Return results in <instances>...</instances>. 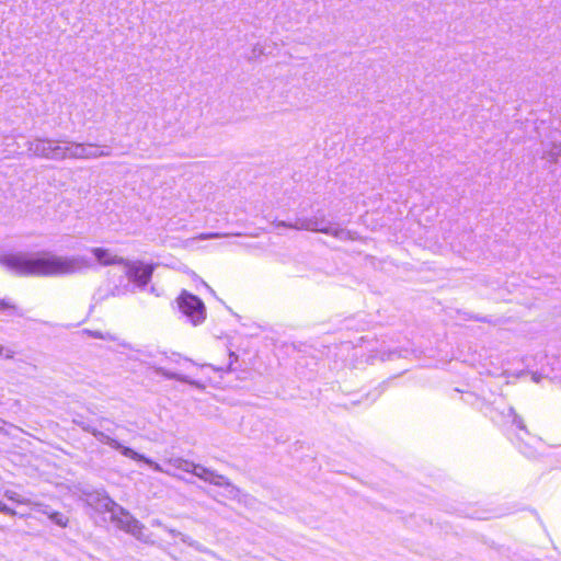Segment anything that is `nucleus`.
Returning <instances> with one entry per match:
<instances>
[{
    "mask_svg": "<svg viewBox=\"0 0 561 561\" xmlns=\"http://www.w3.org/2000/svg\"><path fill=\"white\" fill-rule=\"evenodd\" d=\"M0 264L19 276L55 277L81 273L91 267L82 255L64 256L43 252L37 256L19 252L0 257Z\"/></svg>",
    "mask_w": 561,
    "mask_h": 561,
    "instance_id": "nucleus-1",
    "label": "nucleus"
},
{
    "mask_svg": "<svg viewBox=\"0 0 561 561\" xmlns=\"http://www.w3.org/2000/svg\"><path fill=\"white\" fill-rule=\"evenodd\" d=\"M85 502L98 511L108 512L111 514L112 522H114L122 530L133 535L139 540H145V526L124 507L113 501L106 492L94 491L85 493Z\"/></svg>",
    "mask_w": 561,
    "mask_h": 561,
    "instance_id": "nucleus-2",
    "label": "nucleus"
},
{
    "mask_svg": "<svg viewBox=\"0 0 561 561\" xmlns=\"http://www.w3.org/2000/svg\"><path fill=\"white\" fill-rule=\"evenodd\" d=\"M273 225L276 228H290L296 230H307L312 232H321L332 236L339 240L346 241L353 239L352 232L343 228H333L325 219L323 214L314 215L312 217H297L294 222L283 220H275Z\"/></svg>",
    "mask_w": 561,
    "mask_h": 561,
    "instance_id": "nucleus-3",
    "label": "nucleus"
},
{
    "mask_svg": "<svg viewBox=\"0 0 561 561\" xmlns=\"http://www.w3.org/2000/svg\"><path fill=\"white\" fill-rule=\"evenodd\" d=\"M168 463L174 469L193 473L195 477L209 484L226 488L232 495H237L240 492V490L233 485L227 477L219 474L215 470L206 468L203 465L194 463L183 458L169 459Z\"/></svg>",
    "mask_w": 561,
    "mask_h": 561,
    "instance_id": "nucleus-4",
    "label": "nucleus"
},
{
    "mask_svg": "<svg viewBox=\"0 0 561 561\" xmlns=\"http://www.w3.org/2000/svg\"><path fill=\"white\" fill-rule=\"evenodd\" d=\"M179 309L193 325L203 323L206 319V307L195 295L182 291L178 298Z\"/></svg>",
    "mask_w": 561,
    "mask_h": 561,
    "instance_id": "nucleus-5",
    "label": "nucleus"
},
{
    "mask_svg": "<svg viewBox=\"0 0 561 561\" xmlns=\"http://www.w3.org/2000/svg\"><path fill=\"white\" fill-rule=\"evenodd\" d=\"M124 274L129 282L134 283L138 288L144 289L150 282L153 273L152 265H145L140 261L131 262L126 260L123 264Z\"/></svg>",
    "mask_w": 561,
    "mask_h": 561,
    "instance_id": "nucleus-6",
    "label": "nucleus"
},
{
    "mask_svg": "<svg viewBox=\"0 0 561 561\" xmlns=\"http://www.w3.org/2000/svg\"><path fill=\"white\" fill-rule=\"evenodd\" d=\"M26 145L34 157L58 161L59 139L35 138Z\"/></svg>",
    "mask_w": 561,
    "mask_h": 561,
    "instance_id": "nucleus-7",
    "label": "nucleus"
},
{
    "mask_svg": "<svg viewBox=\"0 0 561 561\" xmlns=\"http://www.w3.org/2000/svg\"><path fill=\"white\" fill-rule=\"evenodd\" d=\"M73 423L77 424L79 427H81L84 432L93 435L98 442L105 444L115 450H117L119 447H122V444L117 439L113 438L111 435H108L102 431H99L98 428L93 427L89 423H87L82 420H73Z\"/></svg>",
    "mask_w": 561,
    "mask_h": 561,
    "instance_id": "nucleus-8",
    "label": "nucleus"
},
{
    "mask_svg": "<svg viewBox=\"0 0 561 561\" xmlns=\"http://www.w3.org/2000/svg\"><path fill=\"white\" fill-rule=\"evenodd\" d=\"M123 456L137 460V461H144L145 463L149 465L154 471L158 472H164L172 477H178L176 474L170 472L169 470H164L159 463L154 462L153 460L147 458L146 456L135 451L134 449L123 446L117 449Z\"/></svg>",
    "mask_w": 561,
    "mask_h": 561,
    "instance_id": "nucleus-9",
    "label": "nucleus"
},
{
    "mask_svg": "<svg viewBox=\"0 0 561 561\" xmlns=\"http://www.w3.org/2000/svg\"><path fill=\"white\" fill-rule=\"evenodd\" d=\"M91 252L95 256L96 261L104 266L107 265H122L126 263V259L117 256L112 253L108 249L93 248Z\"/></svg>",
    "mask_w": 561,
    "mask_h": 561,
    "instance_id": "nucleus-10",
    "label": "nucleus"
},
{
    "mask_svg": "<svg viewBox=\"0 0 561 561\" xmlns=\"http://www.w3.org/2000/svg\"><path fill=\"white\" fill-rule=\"evenodd\" d=\"M153 370L156 374L167 378V379H174V380H178V381H181V382H185V383H188L191 386H194L196 387L197 389H204L205 386L197 381V380H194V379H191L188 376L186 375H182V374H179L176 371H172V370H169L164 367H161V366H154L153 367Z\"/></svg>",
    "mask_w": 561,
    "mask_h": 561,
    "instance_id": "nucleus-11",
    "label": "nucleus"
},
{
    "mask_svg": "<svg viewBox=\"0 0 561 561\" xmlns=\"http://www.w3.org/2000/svg\"><path fill=\"white\" fill-rule=\"evenodd\" d=\"M85 160H94L99 158L112 156V148L107 145L85 142Z\"/></svg>",
    "mask_w": 561,
    "mask_h": 561,
    "instance_id": "nucleus-12",
    "label": "nucleus"
},
{
    "mask_svg": "<svg viewBox=\"0 0 561 561\" xmlns=\"http://www.w3.org/2000/svg\"><path fill=\"white\" fill-rule=\"evenodd\" d=\"M561 158V141H551L545 146L542 159L550 163H557Z\"/></svg>",
    "mask_w": 561,
    "mask_h": 561,
    "instance_id": "nucleus-13",
    "label": "nucleus"
},
{
    "mask_svg": "<svg viewBox=\"0 0 561 561\" xmlns=\"http://www.w3.org/2000/svg\"><path fill=\"white\" fill-rule=\"evenodd\" d=\"M76 141L70 139H59V151L58 161L73 159L75 160V148Z\"/></svg>",
    "mask_w": 561,
    "mask_h": 561,
    "instance_id": "nucleus-14",
    "label": "nucleus"
},
{
    "mask_svg": "<svg viewBox=\"0 0 561 561\" xmlns=\"http://www.w3.org/2000/svg\"><path fill=\"white\" fill-rule=\"evenodd\" d=\"M502 414L508 422L516 425V427L523 433V435L529 436V433L526 428L523 419L515 412L514 408L508 407L505 411H503Z\"/></svg>",
    "mask_w": 561,
    "mask_h": 561,
    "instance_id": "nucleus-15",
    "label": "nucleus"
},
{
    "mask_svg": "<svg viewBox=\"0 0 561 561\" xmlns=\"http://www.w3.org/2000/svg\"><path fill=\"white\" fill-rule=\"evenodd\" d=\"M181 540L184 543H186L190 547H192L195 550H197L198 552H202V553H205V554H208L210 557L219 559V557L216 554V552H214L213 550L208 549L207 547H205L204 545L199 543L198 541L193 540L191 537H188L186 535H181Z\"/></svg>",
    "mask_w": 561,
    "mask_h": 561,
    "instance_id": "nucleus-16",
    "label": "nucleus"
},
{
    "mask_svg": "<svg viewBox=\"0 0 561 561\" xmlns=\"http://www.w3.org/2000/svg\"><path fill=\"white\" fill-rule=\"evenodd\" d=\"M3 495L9 501H12V502L18 503V504H23V505H31L32 504L31 500L20 495L18 492H15L13 490H5Z\"/></svg>",
    "mask_w": 561,
    "mask_h": 561,
    "instance_id": "nucleus-17",
    "label": "nucleus"
},
{
    "mask_svg": "<svg viewBox=\"0 0 561 561\" xmlns=\"http://www.w3.org/2000/svg\"><path fill=\"white\" fill-rule=\"evenodd\" d=\"M168 362L175 364L178 366H184V365H195L193 360L190 358L183 357L182 355L178 353H173L171 356L167 357Z\"/></svg>",
    "mask_w": 561,
    "mask_h": 561,
    "instance_id": "nucleus-18",
    "label": "nucleus"
},
{
    "mask_svg": "<svg viewBox=\"0 0 561 561\" xmlns=\"http://www.w3.org/2000/svg\"><path fill=\"white\" fill-rule=\"evenodd\" d=\"M49 519H50L54 524H56V525H58V526H60V527H66V526L68 525V522H69V520H68V517H67V516H65L62 513H59V512H54V513H51V515H50Z\"/></svg>",
    "mask_w": 561,
    "mask_h": 561,
    "instance_id": "nucleus-19",
    "label": "nucleus"
},
{
    "mask_svg": "<svg viewBox=\"0 0 561 561\" xmlns=\"http://www.w3.org/2000/svg\"><path fill=\"white\" fill-rule=\"evenodd\" d=\"M75 149V160H85V142H77Z\"/></svg>",
    "mask_w": 561,
    "mask_h": 561,
    "instance_id": "nucleus-20",
    "label": "nucleus"
},
{
    "mask_svg": "<svg viewBox=\"0 0 561 561\" xmlns=\"http://www.w3.org/2000/svg\"><path fill=\"white\" fill-rule=\"evenodd\" d=\"M31 506H33L35 510H37L38 512L45 514L48 516V518L50 517L51 513H54L55 511H53L48 505L46 504H43V503H39V502H32Z\"/></svg>",
    "mask_w": 561,
    "mask_h": 561,
    "instance_id": "nucleus-21",
    "label": "nucleus"
},
{
    "mask_svg": "<svg viewBox=\"0 0 561 561\" xmlns=\"http://www.w3.org/2000/svg\"><path fill=\"white\" fill-rule=\"evenodd\" d=\"M228 233H218V232H210V233H201L197 239L198 240H207V239H215V238H221V237H228ZM232 236H241V233H233Z\"/></svg>",
    "mask_w": 561,
    "mask_h": 561,
    "instance_id": "nucleus-22",
    "label": "nucleus"
},
{
    "mask_svg": "<svg viewBox=\"0 0 561 561\" xmlns=\"http://www.w3.org/2000/svg\"><path fill=\"white\" fill-rule=\"evenodd\" d=\"M0 513L10 515V516H14L16 514V512L14 510H12L8 505H5L1 500H0Z\"/></svg>",
    "mask_w": 561,
    "mask_h": 561,
    "instance_id": "nucleus-23",
    "label": "nucleus"
},
{
    "mask_svg": "<svg viewBox=\"0 0 561 561\" xmlns=\"http://www.w3.org/2000/svg\"><path fill=\"white\" fill-rule=\"evenodd\" d=\"M89 334L95 339L106 340L110 339V334H103L101 331H89Z\"/></svg>",
    "mask_w": 561,
    "mask_h": 561,
    "instance_id": "nucleus-24",
    "label": "nucleus"
},
{
    "mask_svg": "<svg viewBox=\"0 0 561 561\" xmlns=\"http://www.w3.org/2000/svg\"><path fill=\"white\" fill-rule=\"evenodd\" d=\"M0 309H2V310L15 309V307L10 301L2 299V300H0Z\"/></svg>",
    "mask_w": 561,
    "mask_h": 561,
    "instance_id": "nucleus-25",
    "label": "nucleus"
},
{
    "mask_svg": "<svg viewBox=\"0 0 561 561\" xmlns=\"http://www.w3.org/2000/svg\"><path fill=\"white\" fill-rule=\"evenodd\" d=\"M164 530L168 531L171 536L173 537H179L181 539V535H183L182 533L175 530V529H172V528H169L167 526H163Z\"/></svg>",
    "mask_w": 561,
    "mask_h": 561,
    "instance_id": "nucleus-26",
    "label": "nucleus"
},
{
    "mask_svg": "<svg viewBox=\"0 0 561 561\" xmlns=\"http://www.w3.org/2000/svg\"><path fill=\"white\" fill-rule=\"evenodd\" d=\"M125 293L124 289L119 288L118 286H115L114 289L112 290L111 295L112 296H119V295H123Z\"/></svg>",
    "mask_w": 561,
    "mask_h": 561,
    "instance_id": "nucleus-27",
    "label": "nucleus"
},
{
    "mask_svg": "<svg viewBox=\"0 0 561 561\" xmlns=\"http://www.w3.org/2000/svg\"><path fill=\"white\" fill-rule=\"evenodd\" d=\"M13 354H14V353H13L12 351H10V350H5V348H4V352H3V355H2V356H4L5 358H12V357H13Z\"/></svg>",
    "mask_w": 561,
    "mask_h": 561,
    "instance_id": "nucleus-28",
    "label": "nucleus"
},
{
    "mask_svg": "<svg viewBox=\"0 0 561 561\" xmlns=\"http://www.w3.org/2000/svg\"><path fill=\"white\" fill-rule=\"evenodd\" d=\"M473 319L477 320V321H486L485 318L473 317Z\"/></svg>",
    "mask_w": 561,
    "mask_h": 561,
    "instance_id": "nucleus-29",
    "label": "nucleus"
},
{
    "mask_svg": "<svg viewBox=\"0 0 561 561\" xmlns=\"http://www.w3.org/2000/svg\"><path fill=\"white\" fill-rule=\"evenodd\" d=\"M524 454H526L527 456H533V451L531 450H523Z\"/></svg>",
    "mask_w": 561,
    "mask_h": 561,
    "instance_id": "nucleus-30",
    "label": "nucleus"
},
{
    "mask_svg": "<svg viewBox=\"0 0 561 561\" xmlns=\"http://www.w3.org/2000/svg\"><path fill=\"white\" fill-rule=\"evenodd\" d=\"M153 525H156V526H163L160 520H153Z\"/></svg>",
    "mask_w": 561,
    "mask_h": 561,
    "instance_id": "nucleus-31",
    "label": "nucleus"
},
{
    "mask_svg": "<svg viewBox=\"0 0 561 561\" xmlns=\"http://www.w3.org/2000/svg\"><path fill=\"white\" fill-rule=\"evenodd\" d=\"M229 356H230V358H234V359H237V355H236L233 352H231V353L229 354Z\"/></svg>",
    "mask_w": 561,
    "mask_h": 561,
    "instance_id": "nucleus-32",
    "label": "nucleus"
},
{
    "mask_svg": "<svg viewBox=\"0 0 561 561\" xmlns=\"http://www.w3.org/2000/svg\"><path fill=\"white\" fill-rule=\"evenodd\" d=\"M3 352H4V347L0 345V356L3 355Z\"/></svg>",
    "mask_w": 561,
    "mask_h": 561,
    "instance_id": "nucleus-33",
    "label": "nucleus"
},
{
    "mask_svg": "<svg viewBox=\"0 0 561 561\" xmlns=\"http://www.w3.org/2000/svg\"><path fill=\"white\" fill-rule=\"evenodd\" d=\"M4 423H5V422H4L2 419H0V424H4Z\"/></svg>",
    "mask_w": 561,
    "mask_h": 561,
    "instance_id": "nucleus-34",
    "label": "nucleus"
}]
</instances>
